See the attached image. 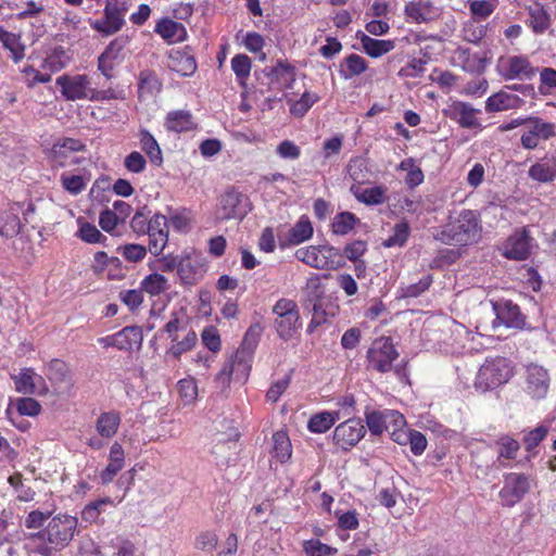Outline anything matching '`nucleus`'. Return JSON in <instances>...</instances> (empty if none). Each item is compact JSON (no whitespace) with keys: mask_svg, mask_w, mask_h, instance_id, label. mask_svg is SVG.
Returning a JSON list of instances; mask_svg holds the SVG:
<instances>
[{"mask_svg":"<svg viewBox=\"0 0 556 556\" xmlns=\"http://www.w3.org/2000/svg\"><path fill=\"white\" fill-rule=\"evenodd\" d=\"M0 42L12 54V60L18 63L25 55V47L21 42L20 35L10 33L0 26Z\"/></svg>","mask_w":556,"mask_h":556,"instance_id":"38","label":"nucleus"},{"mask_svg":"<svg viewBox=\"0 0 556 556\" xmlns=\"http://www.w3.org/2000/svg\"><path fill=\"white\" fill-rule=\"evenodd\" d=\"M405 14L416 23H428L435 17V10L429 1H410L405 5Z\"/></svg>","mask_w":556,"mask_h":556,"instance_id":"27","label":"nucleus"},{"mask_svg":"<svg viewBox=\"0 0 556 556\" xmlns=\"http://www.w3.org/2000/svg\"><path fill=\"white\" fill-rule=\"evenodd\" d=\"M273 314L276 316L274 327L278 337L286 342L291 340L302 326L298 304L291 299L281 298L273 306Z\"/></svg>","mask_w":556,"mask_h":556,"instance_id":"5","label":"nucleus"},{"mask_svg":"<svg viewBox=\"0 0 556 556\" xmlns=\"http://www.w3.org/2000/svg\"><path fill=\"white\" fill-rule=\"evenodd\" d=\"M481 231L479 215L475 211L464 210L437 235V239L445 244L467 245L478 242Z\"/></svg>","mask_w":556,"mask_h":556,"instance_id":"2","label":"nucleus"},{"mask_svg":"<svg viewBox=\"0 0 556 556\" xmlns=\"http://www.w3.org/2000/svg\"><path fill=\"white\" fill-rule=\"evenodd\" d=\"M154 31L168 42L184 41L187 37V30L181 23L170 18H162L155 25Z\"/></svg>","mask_w":556,"mask_h":556,"instance_id":"26","label":"nucleus"},{"mask_svg":"<svg viewBox=\"0 0 556 556\" xmlns=\"http://www.w3.org/2000/svg\"><path fill=\"white\" fill-rule=\"evenodd\" d=\"M551 378L547 369L530 364L526 369V392L533 399H543L548 392Z\"/></svg>","mask_w":556,"mask_h":556,"instance_id":"12","label":"nucleus"},{"mask_svg":"<svg viewBox=\"0 0 556 556\" xmlns=\"http://www.w3.org/2000/svg\"><path fill=\"white\" fill-rule=\"evenodd\" d=\"M151 214V211L148 208L147 205L140 207L135 213L131 222L130 227L137 235H146L148 229V218Z\"/></svg>","mask_w":556,"mask_h":556,"instance_id":"61","label":"nucleus"},{"mask_svg":"<svg viewBox=\"0 0 556 556\" xmlns=\"http://www.w3.org/2000/svg\"><path fill=\"white\" fill-rule=\"evenodd\" d=\"M339 304L337 303V300L333 299L331 295L326 294L320 302L316 303V306L313 305L309 309L311 313H315L325 319L328 320V318H332L338 315L339 313Z\"/></svg>","mask_w":556,"mask_h":556,"instance_id":"50","label":"nucleus"},{"mask_svg":"<svg viewBox=\"0 0 556 556\" xmlns=\"http://www.w3.org/2000/svg\"><path fill=\"white\" fill-rule=\"evenodd\" d=\"M531 478L522 472H508L503 476V488L498 493L503 507H514L530 492Z\"/></svg>","mask_w":556,"mask_h":556,"instance_id":"6","label":"nucleus"},{"mask_svg":"<svg viewBox=\"0 0 556 556\" xmlns=\"http://www.w3.org/2000/svg\"><path fill=\"white\" fill-rule=\"evenodd\" d=\"M140 144L141 149L149 156L151 163L160 166L163 162L162 151L157 141L149 130H140Z\"/></svg>","mask_w":556,"mask_h":556,"instance_id":"39","label":"nucleus"},{"mask_svg":"<svg viewBox=\"0 0 556 556\" xmlns=\"http://www.w3.org/2000/svg\"><path fill=\"white\" fill-rule=\"evenodd\" d=\"M391 416L395 424L404 422V417L399 412L366 410V425L372 435H380L387 429V418Z\"/></svg>","mask_w":556,"mask_h":556,"instance_id":"24","label":"nucleus"},{"mask_svg":"<svg viewBox=\"0 0 556 556\" xmlns=\"http://www.w3.org/2000/svg\"><path fill=\"white\" fill-rule=\"evenodd\" d=\"M142 340V329L139 326H126L116 332L117 349L121 351H131L134 346L139 349Z\"/></svg>","mask_w":556,"mask_h":556,"instance_id":"28","label":"nucleus"},{"mask_svg":"<svg viewBox=\"0 0 556 556\" xmlns=\"http://www.w3.org/2000/svg\"><path fill=\"white\" fill-rule=\"evenodd\" d=\"M165 127L169 131L182 132L192 129V116L188 111H172L167 114Z\"/></svg>","mask_w":556,"mask_h":556,"instance_id":"36","label":"nucleus"},{"mask_svg":"<svg viewBox=\"0 0 556 556\" xmlns=\"http://www.w3.org/2000/svg\"><path fill=\"white\" fill-rule=\"evenodd\" d=\"M121 424V416L116 412L102 413L96 424L98 433L103 438L113 437Z\"/></svg>","mask_w":556,"mask_h":556,"instance_id":"41","label":"nucleus"},{"mask_svg":"<svg viewBox=\"0 0 556 556\" xmlns=\"http://www.w3.org/2000/svg\"><path fill=\"white\" fill-rule=\"evenodd\" d=\"M498 72L505 79L530 80L536 75L538 68L526 56L511 55L500 60Z\"/></svg>","mask_w":556,"mask_h":556,"instance_id":"11","label":"nucleus"},{"mask_svg":"<svg viewBox=\"0 0 556 556\" xmlns=\"http://www.w3.org/2000/svg\"><path fill=\"white\" fill-rule=\"evenodd\" d=\"M359 222L355 214L351 212H341L336 215L332 222V231L339 236L348 235Z\"/></svg>","mask_w":556,"mask_h":556,"instance_id":"47","label":"nucleus"},{"mask_svg":"<svg viewBox=\"0 0 556 556\" xmlns=\"http://www.w3.org/2000/svg\"><path fill=\"white\" fill-rule=\"evenodd\" d=\"M52 510L42 511L39 509H34L26 515L23 525L26 529L37 531L43 530L46 522L48 523V521L52 518Z\"/></svg>","mask_w":556,"mask_h":556,"instance_id":"51","label":"nucleus"},{"mask_svg":"<svg viewBox=\"0 0 556 556\" xmlns=\"http://www.w3.org/2000/svg\"><path fill=\"white\" fill-rule=\"evenodd\" d=\"M313 236V226L308 217L302 216L289 230L287 240L290 244L296 245Z\"/></svg>","mask_w":556,"mask_h":556,"instance_id":"40","label":"nucleus"},{"mask_svg":"<svg viewBox=\"0 0 556 556\" xmlns=\"http://www.w3.org/2000/svg\"><path fill=\"white\" fill-rule=\"evenodd\" d=\"M513 376V368L503 356L488 357L481 365L475 387L483 392L506 383Z\"/></svg>","mask_w":556,"mask_h":556,"instance_id":"4","label":"nucleus"},{"mask_svg":"<svg viewBox=\"0 0 556 556\" xmlns=\"http://www.w3.org/2000/svg\"><path fill=\"white\" fill-rule=\"evenodd\" d=\"M195 342V332L189 331L181 341H177L169 348L168 354L173 355L175 358H179L182 353L190 351Z\"/></svg>","mask_w":556,"mask_h":556,"instance_id":"62","label":"nucleus"},{"mask_svg":"<svg viewBox=\"0 0 556 556\" xmlns=\"http://www.w3.org/2000/svg\"><path fill=\"white\" fill-rule=\"evenodd\" d=\"M85 150L86 144L80 140L74 138H64L52 146L51 154L53 160L58 162L59 165H64V161L67 159L68 153Z\"/></svg>","mask_w":556,"mask_h":556,"instance_id":"29","label":"nucleus"},{"mask_svg":"<svg viewBox=\"0 0 556 556\" xmlns=\"http://www.w3.org/2000/svg\"><path fill=\"white\" fill-rule=\"evenodd\" d=\"M252 67L251 59L247 54H236L231 59V70L233 71L238 84L247 88V79L250 76Z\"/></svg>","mask_w":556,"mask_h":556,"instance_id":"44","label":"nucleus"},{"mask_svg":"<svg viewBox=\"0 0 556 556\" xmlns=\"http://www.w3.org/2000/svg\"><path fill=\"white\" fill-rule=\"evenodd\" d=\"M304 551L307 556H327L337 554L336 547L329 546L319 540H309L304 543Z\"/></svg>","mask_w":556,"mask_h":556,"instance_id":"59","label":"nucleus"},{"mask_svg":"<svg viewBox=\"0 0 556 556\" xmlns=\"http://www.w3.org/2000/svg\"><path fill=\"white\" fill-rule=\"evenodd\" d=\"M318 96L312 92H304L300 100L295 101L291 108L290 112L292 115L298 117H303L307 111L318 101Z\"/></svg>","mask_w":556,"mask_h":556,"instance_id":"55","label":"nucleus"},{"mask_svg":"<svg viewBox=\"0 0 556 556\" xmlns=\"http://www.w3.org/2000/svg\"><path fill=\"white\" fill-rule=\"evenodd\" d=\"M138 89L140 93H153L161 89V83L153 71H142L139 75Z\"/></svg>","mask_w":556,"mask_h":556,"instance_id":"54","label":"nucleus"},{"mask_svg":"<svg viewBox=\"0 0 556 556\" xmlns=\"http://www.w3.org/2000/svg\"><path fill=\"white\" fill-rule=\"evenodd\" d=\"M460 257V252L457 249H442L431 263L432 268H442L454 264Z\"/></svg>","mask_w":556,"mask_h":556,"instance_id":"60","label":"nucleus"},{"mask_svg":"<svg viewBox=\"0 0 556 556\" xmlns=\"http://www.w3.org/2000/svg\"><path fill=\"white\" fill-rule=\"evenodd\" d=\"M257 333H255L254 328L250 327L247 331L241 348L235 353L233 357H231L227 363H233V372L237 375L240 374L242 378L248 377L249 371L251 369L250 359H251V350H248L245 345L249 343L251 345L256 344Z\"/></svg>","mask_w":556,"mask_h":556,"instance_id":"20","label":"nucleus"},{"mask_svg":"<svg viewBox=\"0 0 556 556\" xmlns=\"http://www.w3.org/2000/svg\"><path fill=\"white\" fill-rule=\"evenodd\" d=\"M223 219L242 220L252 210L249 198L235 187H228L219 198Z\"/></svg>","mask_w":556,"mask_h":556,"instance_id":"8","label":"nucleus"},{"mask_svg":"<svg viewBox=\"0 0 556 556\" xmlns=\"http://www.w3.org/2000/svg\"><path fill=\"white\" fill-rule=\"evenodd\" d=\"M205 271L202 260L187 254L181 257L177 274L182 285L194 286L203 278Z\"/></svg>","mask_w":556,"mask_h":556,"instance_id":"19","label":"nucleus"},{"mask_svg":"<svg viewBox=\"0 0 556 556\" xmlns=\"http://www.w3.org/2000/svg\"><path fill=\"white\" fill-rule=\"evenodd\" d=\"M556 136V126L554 123L544 122L540 117H528V124L521 135L520 142L522 148L533 150L539 146L540 140H548Z\"/></svg>","mask_w":556,"mask_h":556,"instance_id":"9","label":"nucleus"},{"mask_svg":"<svg viewBox=\"0 0 556 556\" xmlns=\"http://www.w3.org/2000/svg\"><path fill=\"white\" fill-rule=\"evenodd\" d=\"M531 237L527 229L514 232L506 241L503 255L509 260L523 261L531 254Z\"/></svg>","mask_w":556,"mask_h":556,"instance_id":"16","label":"nucleus"},{"mask_svg":"<svg viewBox=\"0 0 556 556\" xmlns=\"http://www.w3.org/2000/svg\"><path fill=\"white\" fill-rule=\"evenodd\" d=\"M21 220L18 210L10 207L0 212V236L10 239L20 233Z\"/></svg>","mask_w":556,"mask_h":556,"instance_id":"33","label":"nucleus"},{"mask_svg":"<svg viewBox=\"0 0 556 556\" xmlns=\"http://www.w3.org/2000/svg\"><path fill=\"white\" fill-rule=\"evenodd\" d=\"M541 85L539 91L541 94H548L553 89H556V70L552 67H544L540 73Z\"/></svg>","mask_w":556,"mask_h":556,"instance_id":"64","label":"nucleus"},{"mask_svg":"<svg viewBox=\"0 0 556 556\" xmlns=\"http://www.w3.org/2000/svg\"><path fill=\"white\" fill-rule=\"evenodd\" d=\"M264 72L270 83L277 84L281 89H291L295 81V67L281 59L277 60L275 66Z\"/></svg>","mask_w":556,"mask_h":556,"instance_id":"21","label":"nucleus"},{"mask_svg":"<svg viewBox=\"0 0 556 556\" xmlns=\"http://www.w3.org/2000/svg\"><path fill=\"white\" fill-rule=\"evenodd\" d=\"M528 24L535 34H543L551 25V16L547 11L539 3L528 8Z\"/></svg>","mask_w":556,"mask_h":556,"instance_id":"35","label":"nucleus"},{"mask_svg":"<svg viewBox=\"0 0 556 556\" xmlns=\"http://www.w3.org/2000/svg\"><path fill=\"white\" fill-rule=\"evenodd\" d=\"M70 58L63 47L58 46L51 49L42 63V68L55 73L61 71L68 63Z\"/></svg>","mask_w":556,"mask_h":556,"instance_id":"43","label":"nucleus"},{"mask_svg":"<svg viewBox=\"0 0 556 556\" xmlns=\"http://www.w3.org/2000/svg\"><path fill=\"white\" fill-rule=\"evenodd\" d=\"M18 416H37L41 412V405L33 397H20L15 401Z\"/></svg>","mask_w":556,"mask_h":556,"instance_id":"57","label":"nucleus"},{"mask_svg":"<svg viewBox=\"0 0 556 556\" xmlns=\"http://www.w3.org/2000/svg\"><path fill=\"white\" fill-rule=\"evenodd\" d=\"M326 295L325 287L321 283L320 276L313 275L306 281V286L304 288V299H303V307L307 311L311 309L313 305L316 306L317 302L324 299Z\"/></svg>","mask_w":556,"mask_h":556,"instance_id":"30","label":"nucleus"},{"mask_svg":"<svg viewBox=\"0 0 556 556\" xmlns=\"http://www.w3.org/2000/svg\"><path fill=\"white\" fill-rule=\"evenodd\" d=\"M339 419V413L321 412L313 415L307 424V428L314 433L327 432Z\"/></svg>","mask_w":556,"mask_h":556,"instance_id":"42","label":"nucleus"},{"mask_svg":"<svg viewBox=\"0 0 556 556\" xmlns=\"http://www.w3.org/2000/svg\"><path fill=\"white\" fill-rule=\"evenodd\" d=\"M368 68V64L364 58L352 53L344 58L339 65V74L345 80L361 75Z\"/></svg>","mask_w":556,"mask_h":556,"instance_id":"34","label":"nucleus"},{"mask_svg":"<svg viewBox=\"0 0 556 556\" xmlns=\"http://www.w3.org/2000/svg\"><path fill=\"white\" fill-rule=\"evenodd\" d=\"M410 227L407 222L402 220L393 227V233L383 242L386 248L403 247L408 240Z\"/></svg>","mask_w":556,"mask_h":556,"instance_id":"49","label":"nucleus"},{"mask_svg":"<svg viewBox=\"0 0 556 556\" xmlns=\"http://www.w3.org/2000/svg\"><path fill=\"white\" fill-rule=\"evenodd\" d=\"M432 275H425L417 282L410 283L400 289V298L403 299H415L425 293L432 285Z\"/></svg>","mask_w":556,"mask_h":556,"instance_id":"46","label":"nucleus"},{"mask_svg":"<svg viewBox=\"0 0 556 556\" xmlns=\"http://www.w3.org/2000/svg\"><path fill=\"white\" fill-rule=\"evenodd\" d=\"M361 42L364 51L371 58H380L395 47L392 40L374 39L365 34L362 35Z\"/></svg>","mask_w":556,"mask_h":556,"instance_id":"37","label":"nucleus"},{"mask_svg":"<svg viewBox=\"0 0 556 556\" xmlns=\"http://www.w3.org/2000/svg\"><path fill=\"white\" fill-rule=\"evenodd\" d=\"M494 446L496 448V462L501 467H505L506 464L504 460H514L517 457V454L520 450V443L517 439L513 438L509 434H501L494 441Z\"/></svg>","mask_w":556,"mask_h":556,"instance_id":"23","label":"nucleus"},{"mask_svg":"<svg viewBox=\"0 0 556 556\" xmlns=\"http://www.w3.org/2000/svg\"><path fill=\"white\" fill-rule=\"evenodd\" d=\"M56 85L61 87L62 94L67 100H78L88 97L89 79L86 75H62L56 78Z\"/></svg>","mask_w":556,"mask_h":556,"instance_id":"17","label":"nucleus"},{"mask_svg":"<svg viewBox=\"0 0 556 556\" xmlns=\"http://www.w3.org/2000/svg\"><path fill=\"white\" fill-rule=\"evenodd\" d=\"M519 101L517 96L501 90L486 99L485 111L493 113L514 109L517 108Z\"/></svg>","mask_w":556,"mask_h":556,"instance_id":"31","label":"nucleus"},{"mask_svg":"<svg viewBox=\"0 0 556 556\" xmlns=\"http://www.w3.org/2000/svg\"><path fill=\"white\" fill-rule=\"evenodd\" d=\"M548 428L544 425H540L536 428L530 430L523 435L525 450L528 453H532L536 446L546 438Z\"/></svg>","mask_w":556,"mask_h":556,"instance_id":"52","label":"nucleus"},{"mask_svg":"<svg viewBox=\"0 0 556 556\" xmlns=\"http://www.w3.org/2000/svg\"><path fill=\"white\" fill-rule=\"evenodd\" d=\"M127 10L126 1L106 0L103 18L92 22L91 27L103 36L114 35L124 26Z\"/></svg>","mask_w":556,"mask_h":556,"instance_id":"7","label":"nucleus"},{"mask_svg":"<svg viewBox=\"0 0 556 556\" xmlns=\"http://www.w3.org/2000/svg\"><path fill=\"white\" fill-rule=\"evenodd\" d=\"M274 442V456L280 462L286 463L290 459L292 454V446L290 439L285 431H277L273 435Z\"/></svg>","mask_w":556,"mask_h":556,"instance_id":"45","label":"nucleus"},{"mask_svg":"<svg viewBox=\"0 0 556 556\" xmlns=\"http://www.w3.org/2000/svg\"><path fill=\"white\" fill-rule=\"evenodd\" d=\"M528 176L538 182L549 184L556 179V156H544L530 166Z\"/></svg>","mask_w":556,"mask_h":556,"instance_id":"22","label":"nucleus"},{"mask_svg":"<svg viewBox=\"0 0 556 556\" xmlns=\"http://www.w3.org/2000/svg\"><path fill=\"white\" fill-rule=\"evenodd\" d=\"M481 111L475 109L470 103L463 101H454L446 109L443 110V114L455 121L463 128H481L480 122L477 119V114Z\"/></svg>","mask_w":556,"mask_h":556,"instance_id":"13","label":"nucleus"},{"mask_svg":"<svg viewBox=\"0 0 556 556\" xmlns=\"http://www.w3.org/2000/svg\"><path fill=\"white\" fill-rule=\"evenodd\" d=\"M366 429L361 418H349L333 431V442L344 451L355 446L365 435Z\"/></svg>","mask_w":556,"mask_h":556,"instance_id":"10","label":"nucleus"},{"mask_svg":"<svg viewBox=\"0 0 556 556\" xmlns=\"http://www.w3.org/2000/svg\"><path fill=\"white\" fill-rule=\"evenodd\" d=\"M149 236V252L155 256L160 255L168 242V232H146Z\"/></svg>","mask_w":556,"mask_h":556,"instance_id":"63","label":"nucleus"},{"mask_svg":"<svg viewBox=\"0 0 556 556\" xmlns=\"http://www.w3.org/2000/svg\"><path fill=\"white\" fill-rule=\"evenodd\" d=\"M78 519L68 514L53 516L43 530L30 533V541H39L35 553L40 556H55L56 553L67 547L78 533Z\"/></svg>","mask_w":556,"mask_h":556,"instance_id":"1","label":"nucleus"},{"mask_svg":"<svg viewBox=\"0 0 556 556\" xmlns=\"http://www.w3.org/2000/svg\"><path fill=\"white\" fill-rule=\"evenodd\" d=\"M387 187L375 186L371 188L363 189L358 185H352L350 192L356 198V200L366 205H379L388 200Z\"/></svg>","mask_w":556,"mask_h":556,"instance_id":"25","label":"nucleus"},{"mask_svg":"<svg viewBox=\"0 0 556 556\" xmlns=\"http://www.w3.org/2000/svg\"><path fill=\"white\" fill-rule=\"evenodd\" d=\"M493 309L496 318L494 324L498 321L508 328L521 329L525 326V316L521 314L517 304L509 300H500L493 303Z\"/></svg>","mask_w":556,"mask_h":556,"instance_id":"15","label":"nucleus"},{"mask_svg":"<svg viewBox=\"0 0 556 556\" xmlns=\"http://www.w3.org/2000/svg\"><path fill=\"white\" fill-rule=\"evenodd\" d=\"M111 503L112 501L106 497L87 504L81 511L83 519L88 522L96 521L103 511L104 507Z\"/></svg>","mask_w":556,"mask_h":556,"instance_id":"58","label":"nucleus"},{"mask_svg":"<svg viewBox=\"0 0 556 556\" xmlns=\"http://www.w3.org/2000/svg\"><path fill=\"white\" fill-rule=\"evenodd\" d=\"M141 290L151 295H159L167 289V279L157 273L144 277L141 281Z\"/></svg>","mask_w":556,"mask_h":556,"instance_id":"48","label":"nucleus"},{"mask_svg":"<svg viewBox=\"0 0 556 556\" xmlns=\"http://www.w3.org/2000/svg\"><path fill=\"white\" fill-rule=\"evenodd\" d=\"M321 252L323 250H320L319 245H311L296 250L295 257L313 268L328 269L327 257Z\"/></svg>","mask_w":556,"mask_h":556,"instance_id":"32","label":"nucleus"},{"mask_svg":"<svg viewBox=\"0 0 556 556\" xmlns=\"http://www.w3.org/2000/svg\"><path fill=\"white\" fill-rule=\"evenodd\" d=\"M167 59V67L184 77L192 76L198 68L194 54L189 46L182 49H172Z\"/></svg>","mask_w":556,"mask_h":556,"instance_id":"14","label":"nucleus"},{"mask_svg":"<svg viewBox=\"0 0 556 556\" xmlns=\"http://www.w3.org/2000/svg\"><path fill=\"white\" fill-rule=\"evenodd\" d=\"M399 356L400 354L390 337H380L376 339L371 348L367 351V359L371 369L381 374L393 370L402 380L407 378L406 363L393 365V362L396 361Z\"/></svg>","mask_w":556,"mask_h":556,"instance_id":"3","label":"nucleus"},{"mask_svg":"<svg viewBox=\"0 0 556 556\" xmlns=\"http://www.w3.org/2000/svg\"><path fill=\"white\" fill-rule=\"evenodd\" d=\"M78 237L87 243H104L108 239L94 225L88 222L80 224Z\"/></svg>","mask_w":556,"mask_h":556,"instance_id":"56","label":"nucleus"},{"mask_svg":"<svg viewBox=\"0 0 556 556\" xmlns=\"http://www.w3.org/2000/svg\"><path fill=\"white\" fill-rule=\"evenodd\" d=\"M15 390L23 394H46L48 388L41 376L37 375L31 368H24L16 376H13Z\"/></svg>","mask_w":556,"mask_h":556,"instance_id":"18","label":"nucleus"},{"mask_svg":"<svg viewBox=\"0 0 556 556\" xmlns=\"http://www.w3.org/2000/svg\"><path fill=\"white\" fill-rule=\"evenodd\" d=\"M116 251L122 254L126 261L131 263L141 262L147 255V248L138 243L119 245Z\"/></svg>","mask_w":556,"mask_h":556,"instance_id":"53","label":"nucleus"}]
</instances>
